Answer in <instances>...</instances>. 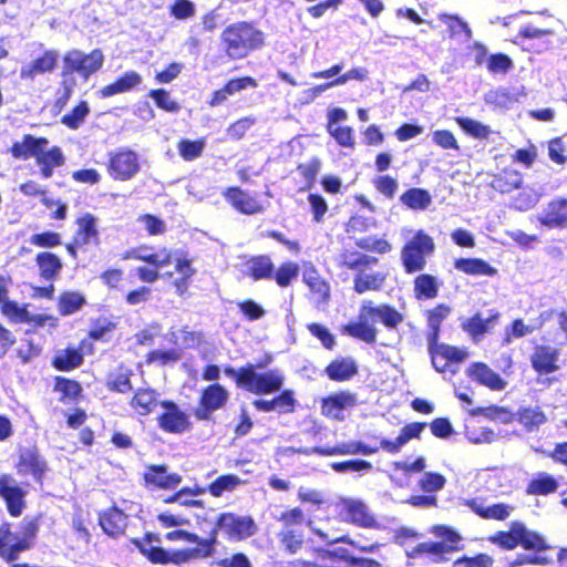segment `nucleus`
Masks as SVG:
<instances>
[{"mask_svg":"<svg viewBox=\"0 0 567 567\" xmlns=\"http://www.w3.org/2000/svg\"><path fill=\"white\" fill-rule=\"evenodd\" d=\"M226 54L238 60L246 58L250 51L264 44V33L251 23L241 21L228 25L221 33Z\"/></svg>","mask_w":567,"mask_h":567,"instance_id":"obj_1","label":"nucleus"},{"mask_svg":"<svg viewBox=\"0 0 567 567\" xmlns=\"http://www.w3.org/2000/svg\"><path fill=\"white\" fill-rule=\"evenodd\" d=\"M37 532L34 520L23 522L22 530L16 534L8 523L0 524V556L8 561L16 560L20 553L31 548Z\"/></svg>","mask_w":567,"mask_h":567,"instance_id":"obj_2","label":"nucleus"},{"mask_svg":"<svg viewBox=\"0 0 567 567\" xmlns=\"http://www.w3.org/2000/svg\"><path fill=\"white\" fill-rule=\"evenodd\" d=\"M284 382L285 375L281 371L258 373L252 364H248L240 373L239 386L255 394H269L279 391Z\"/></svg>","mask_w":567,"mask_h":567,"instance_id":"obj_3","label":"nucleus"},{"mask_svg":"<svg viewBox=\"0 0 567 567\" xmlns=\"http://www.w3.org/2000/svg\"><path fill=\"white\" fill-rule=\"evenodd\" d=\"M433 239L419 230L403 247L401 258L406 272L420 271L425 266V259L434 251Z\"/></svg>","mask_w":567,"mask_h":567,"instance_id":"obj_4","label":"nucleus"},{"mask_svg":"<svg viewBox=\"0 0 567 567\" xmlns=\"http://www.w3.org/2000/svg\"><path fill=\"white\" fill-rule=\"evenodd\" d=\"M63 63L64 73H78L86 80L103 66L104 54L100 49L90 53L74 49L64 55Z\"/></svg>","mask_w":567,"mask_h":567,"instance_id":"obj_5","label":"nucleus"},{"mask_svg":"<svg viewBox=\"0 0 567 567\" xmlns=\"http://www.w3.org/2000/svg\"><path fill=\"white\" fill-rule=\"evenodd\" d=\"M141 169L138 154L128 148H122L110 157L109 173L117 181H130Z\"/></svg>","mask_w":567,"mask_h":567,"instance_id":"obj_6","label":"nucleus"},{"mask_svg":"<svg viewBox=\"0 0 567 567\" xmlns=\"http://www.w3.org/2000/svg\"><path fill=\"white\" fill-rule=\"evenodd\" d=\"M162 412L158 414V426L164 432L182 434L190 429L189 416L174 402L162 401Z\"/></svg>","mask_w":567,"mask_h":567,"instance_id":"obj_7","label":"nucleus"},{"mask_svg":"<svg viewBox=\"0 0 567 567\" xmlns=\"http://www.w3.org/2000/svg\"><path fill=\"white\" fill-rule=\"evenodd\" d=\"M216 528L229 538L244 539L255 533V523L250 516L224 513L219 515Z\"/></svg>","mask_w":567,"mask_h":567,"instance_id":"obj_8","label":"nucleus"},{"mask_svg":"<svg viewBox=\"0 0 567 567\" xmlns=\"http://www.w3.org/2000/svg\"><path fill=\"white\" fill-rule=\"evenodd\" d=\"M27 491L10 475L0 476V496L4 499L7 508L12 516H20L25 506Z\"/></svg>","mask_w":567,"mask_h":567,"instance_id":"obj_9","label":"nucleus"},{"mask_svg":"<svg viewBox=\"0 0 567 567\" xmlns=\"http://www.w3.org/2000/svg\"><path fill=\"white\" fill-rule=\"evenodd\" d=\"M343 518L359 527L375 528L378 523L368 506L360 499L343 498L341 501Z\"/></svg>","mask_w":567,"mask_h":567,"instance_id":"obj_10","label":"nucleus"},{"mask_svg":"<svg viewBox=\"0 0 567 567\" xmlns=\"http://www.w3.org/2000/svg\"><path fill=\"white\" fill-rule=\"evenodd\" d=\"M357 395L350 391H341L322 399L321 413L330 419L343 421V411L355 406Z\"/></svg>","mask_w":567,"mask_h":567,"instance_id":"obj_11","label":"nucleus"},{"mask_svg":"<svg viewBox=\"0 0 567 567\" xmlns=\"http://www.w3.org/2000/svg\"><path fill=\"white\" fill-rule=\"evenodd\" d=\"M228 400V392L220 384H213L206 388L202 394L200 403L195 412L199 420H208L210 414L223 408Z\"/></svg>","mask_w":567,"mask_h":567,"instance_id":"obj_12","label":"nucleus"},{"mask_svg":"<svg viewBox=\"0 0 567 567\" xmlns=\"http://www.w3.org/2000/svg\"><path fill=\"white\" fill-rule=\"evenodd\" d=\"M476 515L484 519L504 520L511 516L515 507L505 503L488 504L483 498H471L465 501Z\"/></svg>","mask_w":567,"mask_h":567,"instance_id":"obj_13","label":"nucleus"},{"mask_svg":"<svg viewBox=\"0 0 567 567\" xmlns=\"http://www.w3.org/2000/svg\"><path fill=\"white\" fill-rule=\"evenodd\" d=\"M559 350L550 346H538L532 355V365L539 373H551L559 369Z\"/></svg>","mask_w":567,"mask_h":567,"instance_id":"obj_14","label":"nucleus"},{"mask_svg":"<svg viewBox=\"0 0 567 567\" xmlns=\"http://www.w3.org/2000/svg\"><path fill=\"white\" fill-rule=\"evenodd\" d=\"M224 196L235 209L243 214L254 215L264 210L262 205L255 197L239 188H227Z\"/></svg>","mask_w":567,"mask_h":567,"instance_id":"obj_15","label":"nucleus"},{"mask_svg":"<svg viewBox=\"0 0 567 567\" xmlns=\"http://www.w3.org/2000/svg\"><path fill=\"white\" fill-rule=\"evenodd\" d=\"M538 219L543 225L550 228L567 227V198L551 200Z\"/></svg>","mask_w":567,"mask_h":567,"instance_id":"obj_16","label":"nucleus"},{"mask_svg":"<svg viewBox=\"0 0 567 567\" xmlns=\"http://www.w3.org/2000/svg\"><path fill=\"white\" fill-rule=\"evenodd\" d=\"M58 58L56 51H45L42 56L21 68L20 78L22 80H33L40 74L51 72L56 65Z\"/></svg>","mask_w":567,"mask_h":567,"instance_id":"obj_17","label":"nucleus"},{"mask_svg":"<svg viewBox=\"0 0 567 567\" xmlns=\"http://www.w3.org/2000/svg\"><path fill=\"white\" fill-rule=\"evenodd\" d=\"M371 316L363 311V303L360 308L358 322H352L342 328V333L349 334L353 338L360 339L367 343H373L377 339V329L369 324V318Z\"/></svg>","mask_w":567,"mask_h":567,"instance_id":"obj_18","label":"nucleus"},{"mask_svg":"<svg viewBox=\"0 0 567 567\" xmlns=\"http://www.w3.org/2000/svg\"><path fill=\"white\" fill-rule=\"evenodd\" d=\"M516 420L527 432H534L548 421V415L539 405H523L517 410Z\"/></svg>","mask_w":567,"mask_h":567,"instance_id":"obj_19","label":"nucleus"},{"mask_svg":"<svg viewBox=\"0 0 567 567\" xmlns=\"http://www.w3.org/2000/svg\"><path fill=\"white\" fill-rule=\"evenodd\" d=\"M49 141L45 137H34L24 135L21 142L13 143L11 154L14 158L27 159L34 157L37 159L41 150L45 148Z\"/></svg>","mask_w":567,"mask_h":567,"instance_id":"obj_20","label":"nucleus"},{"mask_svg":"<svg viewBox=\"0 0 567 567\" xmlns=\"http://www.w3.org/2000/svg\"><path fill=\"white\" fill-rule=\"evenodd\" d=\"M468 375L478 383L499 391L506 386V382L485 363H474L467 370Z\"/></svg>","mask_w":567,"mask_h":567,"instance_id":"obj_21","label":"nucleus"},{"mask_svg":"<svg viewBox=\"0 0 567 567\" xmlns=\"http://www.w3.org/2000/svg\"><path fill=\"white\" fill-rule=\"evenodd\" d=\"M102 529L112 537L122 535L127 525V516L120 509L113 507L100 516Z\"/></svg>","mask_w":567,"mask_h":567,"instance_id":"obj_22","label":"nucleus"},{"mask_svg":"<svg viewBox=\"0 0 567 567\" xmlns=\"http://www.w3.org/2000/svg\"><path fill=\"white\" fill-rule=\"evenodd\" d=\"M142 83V76L135 71L125 72L114 83L105 85L100 90L102 97H110L116 94L125 93Z\"/></svg>","mask_w":567,"mask_h":567,"instance_id":"obj_23","label":"nucleus"},{"mask_svg":"<svg viewBox=\"0 0 567 567\" xmlns=\"http://www.w3.org/2000/svg\"><path fill=\"white\" fill-rule=\"evenodd\" d=\"M363 311H367L372 318H378L388 328H396L403 321V316L386 305L374 307L372 301H364Z\"/></svg>","mask_w":567,"mask_h":567,"instance_id":"obj_24","label":"nucleus"},{"mask_svg":"<svg viewBox=\"0 0 567 567\" xmlns=\"http://www.w3.org/2000/svg\"><path fill=\"white\" fill-rule=\"evenodd\" d=\"M424 426L425 424L423 423L408 424L401 430V433L394 441L383 439L380 443L381 447L389 453H398L410 440L419 437Z\"/></svg>","mask_w":567,"mask_h":567,"instance_id":"obj_25","label":"nucleus"},{"mask_svg":"<svg viewBox=\"0 0 567 567\" xmlns=\"http://www.w3.org/2000/svg\"><path fill=\"white\" fill-rule=\"evenodd\" d=\"M158 396L155 390L141 389L133 396L131 405L140 415H147L155 411L158 404L161 405Z\"/></svg>","mask_w":567,"mask_h":567,"instance_id":"obj_26","label":"nucleus"},{"mask_svg":"<svg viewBox=\"0 0 567 567\" xmlns=\"http://www.w3.org/2000/svg\"><path fill=\"white\" fill-rule=\"evenodd\" d=\"M338 265L360 272L378 262V259L359 251L346 250L337 258Z\"/></svg>","mask_w":567,"mask_h":567,"instance_id":"obj_27","label":"nucleus"},{"mask_svg":"<svg viewBox=\"0 0 567 567\" xmlns=\"http://www.w3.org/2000/svg\"><path fill=\"white\" fill-rule=\"evenodd\" d=\"M326 373L333 381H346L358 373V367L352 358L337 359L326 368Z\"/></svg>","mask_w":567,"mask_h":567,"instance_id":"obj_28","label":"nucleus"},{"mask_svg":"<svg viewBox=\"0 0 567 567\" xmlns=\"http://www.w3.org/2000/svg\"><path fill=\"white\" fill-rule=\"evenodd\" d=\"M74 238L76 245L96 244L99 241L96 218L90 214L81 217L78 220V231Z\"/></svg>","mask_w":567,"mask_h":567,"instance_id":"obj_29","label":"nucleus"},{"mask_svg":"<svg viewBox=\"0 0 567 567\" xmlns=\"http://www.w3.org/2000/svg\"><path fill=\"white\" fill-rule=\"evenodd\" d=\"M35 161L41 168L42 176L50 178L53 169L64 164V156L62 151L55 146L49 151L41 150Z\"/></svg>","mask_w":567,"mask_h":567,"instance_id":"obj_30","label":"nucleus"},{"mask_svg":"<svg viewBox=\"0 0 567 567\" xmlns=\"http://www.w3.org/2000/svg\"><path fill=\"white\" fill-rule=\"evenodd\" d=\"M168 258V249L161 248L155 252H151L147 247H140L127 251L124 256V259H137L145 262H148L157 268H163L167 266Z\"/></svg>","mask_w":567,"mask_h":567,"instance_id":"obj_31","label":"nucleus"},{"mask_svg":"<svg viewBox=\"0 0 567 567\" xmlns=\"http://www.w3.org/2000/svg\"><path fill=\"white\" fill-rule=\"evenodd\" d=\"M363 269L357 272L353 279V289L358 293H364L371 290H379L382 288L385 277L381 272H368Z\"/></svg>","mask_w":567,"mask_h":567,"instance_id":"obj_32","label":"nucleus"},{"mask_svg":"<svg viewBox=\"0 0 567 567\" xmlns=\"http://www.w3.org/2000/svg\"><path fill=\"white\" fill-rule=\"evenodd\" d=\"M145 480L162 488H174L182 482V476L176 473L168 474L165 466H152L145 474Z\"/></svg>","mask_w":567,"mask_h":567,"instance_id":"obj_33","label":"nucleus"},{"mask_svg":"<svg viewBox=\"0 0 567 567\" xmlns=\"http://www.w3.org/2000/svg\"><path fill=\"white\" fill-rule=\"evenodd\" d=\"M523 183L522 174L513 168H505L492 181L494 189L501 193H509L520 187Z\"/></svg>","mask_w":567,"mask_h":567,"instance_id":"obj_34","label":"nucleus"},{"mask_svg":"<svg viewBox=\"0 0 567 567\" xmlns=\"http://www.w3.org/2000/svg\"><path fill=\"white\" fill-rule=\"evenodd\" d=\"M35 262L39 267L41 277L47 280H54L62 269L60 258L52 252L45 251L38 254Z\"/></svg>","mask_w":567,"mask_h":567,"instance_id":"obj_35","label":"nucleus"},{"mask_svg":"<svg viewBox=\"0 0 567 567\" xmlns=\"http://www.w3.org/2000/svg\"><path fill=\"white\" fill-rule=\"evenodd\" d=\"M515 534L518 536L519 544L526 549L545 551L549 548L543 536L528 530L522 523L515 522Z\"/></svg>","mask_w":567,"mask_h":567,"instance_id":"obj_36","label":"nucleus"},{"mask_svg":"<svg viewBox=\"0 0 567 567\" xmlns=\"http://www.w3.org/2000/svg\"><path fill=\"white\" fill-rule=\"evenodd\" d=\"M454 267L467 275L494 276L497 270L482 259L460 258L455 260Z\"/></svg>","mask_w":567,"mask_h":567,"instance_id":"obj_37","label":"nucleus"},{"mask_svg":"<svg viewBox=\"0 0 567 567\" xmlns=\"http://www.w3.org/2000/svg\"><path fill=\"white\" fill-rule=\"evenodd\" d=\"M456 549L457 547L443 543H421L411 551H409L408 556L415 558L424 554L433 555L436 557L434 561L440 563L442 561V557L444 554L452 553Z\"/></svg>","mask_w":567,"mask_h":567,"instance_id":"obj_38","label":"nucleus"},{"mask_svg":"<svg viewBox=\"0 0 567 567\" xmlns=\"http://www.w3.org/2000/svg\"><path fill=\"white\" fill-rule=\"evenodd\" d=\"M2 305V312L19 321V322H34L38 326H43L45 317L41 315L33 316L27 309L19 307L16 302L7 300Z\"/></svg>","mask_w":567,"mask_h":567,"instance_id":"obj_39","label":"nucleus"},{"mask_svg":"<svg viewBox=\"0 0 567 567\" xmlns=\"http://www.w3.org/2000/svg\"><path fill=\"white\" fill-rule=\"evenodd\" d=\"M450 313L451 308L446 305H439L427 312V324L431 330L427 336L429 344L437 342L440 326Z\"/></svg>","mask_w":567,"mask_h":567,"instance_id":"obj_40","label":"nucleus"},{"mask_svg":"<svg viewBox=\"0 0 567 567\" xmlns=\"http://www.w3.org/2000/svg\"><path fill=\"white\" fill-rule=\"evenodd\" d=\"M169 264L175 265L176 272L183 278L190 279L196 272L195 268L192 266V259H189L187 254L182 249H168L167 265Z\"/></svg>","mask_w":567,"mask_h":567,"instance_id":"obj_41","label":"nucleus"},{"mask_svg":"<svg viewBox=\"0 0 567 567\" xmlns=\"http://www.w3.org/2000/svg\"><path fill=\"white\" fill-rule=\"evenodd\" d=\"M247 272L255 280L267 279L272 276L274 264L268 256L261 255L247 262Z\"/></svg>","mask_w":567,"mask_h":567,"instance_id":"obj_42","label":"nucleus"},{"mask_svg":"<svg viewBox=\"0 0 567 567\" xmlns=\"http://www.w3.org/2000/svg\"><path fill=\"white\" fill-rule=\"evenodd\" d=\"M303 281L319 299L323 301L328 299L330 290L329 285L321 278L312 266L305 268Z\"/></svg>","mask_w":567,"mask_h":567,"instance_id":"obj_43","label":"nucleus"},{"mask_svg":"<svg viewBox=\"0 0 567 567\" xmlns=\"http://www.w3.org/2000/svg\"><path fill=\"white\" fill-rule=\"evenodd\" d=\"M401 202L412 209L424 210L431 205L432 197L425 189L411 188L402 194Z\"/></svg>","mask_w":567,"mask_h":567,"instance_id":"obj_44","label":"nucleus"},{"mask_svg":"<svg viewBox=\"0 0 567 567\" xmlns=\"http://www.w3.org/2000/svg\"><path fill=\"white\" fill-rule=\"evenodd\" d=\"M439 285L431 275H420L414 280V292L417 299H433L437 296Z\"/></svg>","mask_w":567,"mask_h":567,"instance_id":"obj_45","label":"nucleus"},{"mask_svg":"<svg viewBox=\"0 0 567 567\" xmlns=\"http://www.w3.org/2000/svg\"><path fill=\"white\" fill-rule=\"evenodd\" d=\"M497 313L492 315L486 319H483L480 315H475L463 323V329L473 338H476L477 336H482L487 332L497 320Z\"/></svg>","mask_w":567,"mask_h":567,"instance_id":"obj_46","label":"nucleus"},{"mask_svg":"<svg viewBox=\"0 0 567 567\" xmlns=\"http://www.w3.org/2000/svg\"><path fill=\"white\" fill-rule=\"evenodd\" d=\"M554 315L553 310L544 311L539 318L530 324H525L522 319H516L512 326V336L515 338H522L527 336L535 330L539 329L546 321L550 320Z\"/></svg>","mask_w":567,"mask_h":567,"instance_id":"obj_47","label":"nucleus"},{"mask_svg":"<svg viewBox=\"0 0 567 567\" xmlns=\"http://www.w3.org/2000/svg\"><path fill=\"white\" fill-rule=\"evenodd\" d=\"M240 484L241 480L237 475H221L208 486V492L215 497H220L225 492L235 491Z\"/></svg>","mask_w":567,"mask_h":567,"instance_id":"obj_48","label":"nucleus"},{"mask_svg":"<svg viewBox=\"0 0 567 567\" xmlns=\"http://www.w3.org/2000/svg\"><path fill=\"white\" fill-rule=\"evenodd\" d=\"M328 555L330 557V564L326 561L321 564L299 561L296 566L292 567H351L350 556L346 549L329 551Z\"/></svg>","mask_w":567,"mask_h":567,"instance_id":"obj_49","label":"nucleus"},{"mask_svg":"<svg viewBox=\"0 0 567 567\" xmlns=\"http://www.w3.org/2000/svg\"><path fill=\"white\" fill-rule=\"evenodd\" d=\"M434 347L439 350V353H441L450 363L452 374L456 373V364L464 361L468 354L465 349H460L443 343L437 344V342H435Z\"/></svg>","mask_w":567,"mask_h":567,"instance_id":"obj_50","label":"nucleus"},{"mask_svg":"<svg viewBox=\"0 0 567 567\" xmlns=\"http://www.w3.org/2000/svg\"><path fill=\"white\" fill-rule=\"evenodd\" d=\"M82 354L75 349L60 351L54 359V367L59 370H71L81 365Z\"/></svg>","mask_w":567,"mask_h":567,"instance_id":"obj_51","label":"nucleus"},{"mask_svg":"<svg viewBox=\"0 0 567 567\" xmlns=\"http://www.w3.org/2000/svg\"><path fill=\"white\" fill-rule=\"evenodd\" d=\"M85 302L84 297L79 292H64L59 300V311L64 315H72Z\"/></svg>","mask_w":567,"mask_h":567,"instance_id":"obj_52","label":"nucleus"},{"mask_svg":"<svg viewBox=\"0 0 567 567\" xmlns=\"http://www.w3.org/2000/svg\"><path fill=\"white\" fill-rule=\"evenodd\" d=\"M557 489V482L547 474H539L527 487L528 494H549Z\"/></svg>","mask_w":567,"mask_h":567,"instance_id":"obj_53","label":"nucleus"},{"mask_svg":"<svg viewBox=\"0 0 567 567\" xmlns=\"http://www.w3.org/2000/svg\"><path fill=\"white\" fill-rule=\"evenodd\" d=\"M456 123L470 135L476 138H486L491 128L470 117H456Z\"/></svg>","mask_w":567,"mask_h":567,"instance_id":"obj_54","label":"nucleus"},{"mask_svg":"<svg viewBox=\"0 0 567 567\" xmlns=\"http://www.w3.org/2000/svg\"><path fill=\"white\" fill-rule=\"evenodd\" d=\"M446 480L434 472H425L419 481V487L425 493H435L444 488Z\"/></svg>","mask_w":567,"mask_h":567,"instance_id":"obj_55","label":"nucleus"},{"mask_svg":"<svg viewBox=\"0 0 567 567\" xmlns=\"http://www.w3.org/2000/svg\"><path fill=\"white\" fill-rule=\"evenodd\" d=\"M205 147L204 141H189V140H183L178 143V152L179 155L185 161H194L198 158Z\"/></svg>","mask_w":567,"mask_h":567,"instance_id":"obj_56","label":"nucleus"},{"mask_svg":"<svg viewBox=\"0 0 567 567\" xmlns=\"http://www.w3.org/2000/svg\"><path fill=\"white\" fill-rule=\"evenodd\" d=\"M472 415H484L491 420H497L502 423H509L513 420L512 413L505 409L499 406H488V408H477L471 411Z\"/></svg>","mask_w":567,"mask_h":567,"instance_id":"obj_57","label":"nucleus"},{"mask_svg":"<svg viewBox=\"0 0 567 567\" xmlns=\"http://www.w3.org/2000/svg\"><path fill=\"white\" fill-rule=\"evenodd\" d=\"M90 109L86 102H81L71 113L62 117V123L72 130H76L84 122Z\"/></svg>","mask_w":567,"mask_h":567,"instance_id":"obj_58","label":"nucleus"},{"mask_svg":"<svg viewBox=\"0 0 567 567\" xmlns=\"http://www.w3.org/2000/svg\"><path fill=\"white\" fill-rule=\"evenodd\" d=\"M355 245L364 250L385 254L391 250V245L383 238L364 237L355 241Z\"/></svg>","mask_w":567,"mask_h":567,"instance_id":"obj_59","label":"nucleus"},{"mask_svg":"<svg viewBox=\"0 0 567 567\" xmlns=\"http://www.w3.org/2000/svg\"><path fill=\"white\" fill-rule=\"evenodd\" d=\"M308 330L310 333L321 341V344L328 349L332 350L336 344L334 336L322 324L319 323H310L308 326Z\"/></svg>","mask_w":567,"mask_h":567,"instance_id":"obj_60","label":"nucleus"},{"mask_svg":"<svg viewBox=\"0 0 567 567\" xmlns=\"http://www.w3.org/2000/svg\"><path fill=\"white\" fill-rule=\"evenodd\" d=\"M299 267L295 262H286L279 267L276 272V282L280 287H287L291 280L298 276Z\"/></svg>","mask_w":567,"mask_h":567,"instance_id":"obj_61","label":"nucleus"},{"mask_svg":"<svg viewBox=\"0 0 567 567\" xmlns=\"http://www.w3.org/2000/svg\"><path fill=\"white\" fill-rule=\"evenodd\" d=\"M494 560L487 554L474 557H462L454 561L453 567H493Z\"/></svg>","mask_w":567,"mask_h":567,"instance_id":"obj_62","label":"nucleus"},{"mask_svg":"<svg viewBox=\"0 0 567 567\" xmlns=\"http://www.w3.org/2000/svg\"><path fill=\"white\" fill-rule=\"evenodd\" d=\"M331 467L337 473H347V472H361V471H370L372 468V464L367 461L355 460V461H346V462H334L331 464Z\"/></svg>","mask_w":567,"mask_h":567,"instance_id":"obj_63","label":"nucleus"},{"mask_svg":"<svg viewBox=\"0 0 567 567\" xmlns=\"http://www.w3.org/2000/svg\"><path fill=\"white\" fill-rule=\"evenodd\" d=\"M275 518L282 523L285 527L289 528L295 525H301L305 519V514L302 509L296 507L292 509L284 511L280 514H276Z\"/></svg>","mask_w":567,"mask_h":567,"instance_id":"obj_64","label":"nucleus"}]
</instances>
